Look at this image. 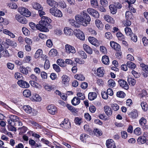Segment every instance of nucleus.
Segmentation results:
<instances>
[{"label":"nucleus","mask_w":148,"mask_h":148,"mask_svg":"<svg viewBox=\"0 0 148 148\" xmlns=\"http://www.w3.org/2000/svg\"><path fill=\"white\" fill-rule=\"evenodd\" d=\"M75 19L70 20L71 25L75 27H79L82 25L86 26L88 24H89L91 21V18L89 15L84 11L81 12L80 14H77L75 16Z\"/></svg>","instance_id":"1"},{"label":"nucleus","mask_w":148,"mask_h":148,"mask_svg":"<svg viewBox=\"0 0 148 148\" xmlns=\"http://www.w3.org/2000/svg\"><path fill=\"white\" fill-rule=\"evenodd\" d=\"M49 12L51 15L56 17H61L62 16L61 11L56 8H51L49 9Z\"/></svg>","instance_id":"2"},{"label":"nucleus","mask_w":148,"mask_h":148,"mask_svg":"<svg viewBox=\"0 0 148 148\" xmlns=\"http://www.w3.org/2000/svg\"><path fill=\"white\" fill-rule=\"evenodd\" d=\"M47 26L42 21H40L39 22V24L36 25V29L41 31L47 32L49 30L47 27Z\"/></svg>","instance_id":"3"},{"label":"nucleus","mask_w":148,"mask_h":148,"mask_svg":"<svg viewBox=\"0 0 148 148\" xmlns=\"http://www.w3.org/2000/svg\"><path fill=\"white\" fill-rule=\"evenodd\" d=\"M18 11L21 14L26 17H29L30 16L31 12L25 8L19 7L18 8Z\"/></svg>","instance_id":"4"},{"label":"nucleus","mask_w":148,"mask_h":148,"mask_svg":"<svg viewBox=\"0 0 148 148\" xmlns=\"http://www.w3.org/2000/svg\"><path fill=\"white\" fill-rule=\"evenodd\" d=\"M74 34L77 38L80 40H84L85 39V36L83 32L79 29L74 30Z\"/></svg>","instance_id":"5"},{"label":"nucleus","mask_w":148,"mask_h":148,"mask_svg":"<svg viewBox=\"0 0 148 148\" xmlns=\"http://www.w3.org/2000/svg\"><path fill=\"white\" fill-rule=\"evenodd\" d=\"M65 49L66 52L67 53H75L76 52L75 48L68 44H66L65 45Z\"/></svg>","instance_id":"6"},{"label":"nucleus","mask_w":148,"mask_h":148,"mask_svg":"<svg viewBox=\"0 0 148 148\" xmlns=\"http://www.w3.org/2000/svg\"><path fill=\"white\" fill-rule=\"evenodd\" d=\"M48 112L52 115H54L57 113V108L53 105H49L47 107Z\"/></svg>","instance_id":"7"},{"label":"nucleus","mask_w":148,"mask_h":148,"mask_svg":"<svg viewBox=\"0 0 148 148\" xmlns=\"http://www.w3.org/2000/svg\"><path fill=\"white\" fill-rule=\"evenodd\" d=\"M87 12L90 14L93 17L95 18H98L99 17V14L98 12L96 10L89 8L87 9Z\"/></svg>","instance_id":"8"},{"label":"nucleus","mask_w":148,"mask_h":148,"mask_svg":"<svg viewBox=\"0 0 148 148\" xmlns=\"http://www.w3.org/2000/svg\"><path fill=\"white\" fill-rule=\"evenodd\" d=\"M15 18L18 22L22 24H26L27 23V20L24 17L19 14L16 15Z\"/></svg>","instance_id":"9"},{"label":"nucleus","mask_w":148,"mask_h":148,"mask_svg":"<svg viewBox=\"0 0 148 148\" xmlns=\"http://www.w3.org/2000/svg\"><path fill=\"white\" fill-rule=\"evenodd\" d=\"M139 123L143 129H148V125H146V119L144 117H141L139 120Z\"/></svg>","instance_id":"10"},{"label":"nucleus","mask_w":148,"mask_h":148,"mask_svg":"<svg viewBox=\"0 0 148 148\" xmlns=\"http://www.w3.org/2000/svg\"><path fill=\"white\" fill-rule=\"evenodd\" d=\"M120 86L126 90L129 88V86L126 81L122 79H119L118 81Z\"/></svg>","instance_id":"11"},{"label":"nucleus","mask_w":148,"mask_h":148,"mask_svg":"<svg viewBox=\"0 0 148 148\" xmlns=\"http://www.w3.org/2000/svg\"><path fill=\"white\" fill-rule=\"evenodd\" d=\"M17 83L21 87L23 88H27L29 86V84L23 80H20L18 81Z\"/></svg>","instance_id":"12"},{"label":"nucleus","mask_w":148,"mask_h":148,"mask_svg":"<svg viewBox=\"0 0 148 148\" xmlns=\"http://www.w3.org/2000/svg\"><path fill=\"white\" fill-rule=\"evenodd\" d=\"M106 144L108 148H116L115 143L112 139L107 140Z\"/></svg>","instance_id":"13"},{"label":"nucleus","mask_w":148,"mask_h":148,"mask_svg":"<svg viewBox=\"0 0 148 148\" xmlns=\"http://www.w3.org/2000/svg\"><path fill=\"white\" fill-rule=\"evenodd\" d=\"M104 112L108 116H111L112 114V111L111 108L108 106H105L104 107Z\"/></svg>","instance_id":"14"},{"label":"nucleus","mask_w":148,"mask_h":148,"mask_svg":"<svg viewBox=\"0 0 148 148\" xmlns=\"http://www.w3.org/2000/svg\"><path fill=\"white\" fill-rule=\"evenodd\" d=\"M111 47L115 50L119 51L120 49V46L118 43L112 41L110 42Z\"/></svg>","instance_id":"15"},{"label":"nucleus","mask_w":148,"mask_h":148,"mask_svg":"<svg viewBox=\"0 0 148 148\" xmlns=\"http://www.w3.org/2000/svg\"><path fill=\"white\" fill-rule=\"evenodd\" d=\"M89 42L92 45L96 46H98L99 44L97 39L92 37H89L88 38Z\"/></svg>","instance_id":"16"},{"label":"nucleus","mask_w":148,"mask_h":148,"mask_svg":"<svg viewBox=\"0 0 148 148\" xmlns=\"http://www.w3.org/2000/svg\"><path fill=\"white\" fill-rule=\"evenodd\" d=\"M62 82L65 86H67L69 85V78L67 75H63L62 77Z\"/></svg>","instance_id":"17"},{"label":"nucleus","mask_w":148,"mask_h":148,"mask_svg":"<svg viewBox=\"0 0 148 148\" xmlns=\"http://www.w3.org/2000/svg\"><path fill=\"white\" fill-rule=\"evenodd\" d=\"M40 21H42L44 23L46 24L47 26H48L51 20L47 17L42 16L41 17V20Z\"/></svg>","instance_id":"18"},{"label":"nucleus","mask_w":148,"mask_h":148,"mask_svg":"<svg viewBox=\"0 0 148 148\" xmlns=\"http://www.w3.org/2000/svg\"><path fill=\"white\" fill-rule=\"evenodd\" d=\"M0 53L2 56L5 57H8L9 56V54L7 50L5 48H1L0 50Z\"/></svg>","instance_id":"19"},{"label":"nucleus","mask_w":148,"mask_h":148,"mask_svg":"<svg viewBox=\"0 0 148 148\" xmlns=\"http://www.w3.org/2000/svg\"><path fill=\"white\" fill-rule=\"evenodd\" d=\"M83 48L84 50L89 54H92V49L90 47L86 44H84L83 45Z\"/></svg>","instance_id":"20"},{"label":"nucleus","mask_w":148,"mask_h":148,"mask_svg":"<svg viewBox=\"0 0 148 148\" xmlns=\"http://www.w3.org/2000/svg\"><path fill=\"white\" fill-rule=\"evenodd\" d=\"M60 125L62 128L65 129H68L71 127L70 123L68 121L66 122L65 121L60 124Z\"/></svg>","instance_id":"21"},{"label":"nucleus","mask_w":148,"mask_h":148,"mask_svg":"<svg viewBox=\"0 0 148 148\" xmlns=\"http://www.w3.org/2000/svg\"><path fill=\"white\" fill-rule=\"evenodd\" d=\"M71 103L74 106L78 105L80 102V99L78 97H75L72 100Z\"/></svg>","instance_id":"22"},{"label":"nucleus","mask_w":148,"mask_h":148,"mask_svg":"<svg viewBox=\"0 0 148 148\" xmlns=\"http://www.w3.org/2000/svg\"><path fill=\"white\" fill-rule=\"evenodd\" d=\"M129 117L132 119H135L138 116V113L137 111L136 110L132 111L129 113L128 114Z\"/></svg>","instance_id":"23"},{"label":"nucleus","mask_w":148,"mask_h":148,"mask_svg":"<svg viewBox=\"0 0 148 148\" xmlns=\"http://www.w3.org/2000/svg\"><path fill=\"white\" fill-rule=\"evenodd\" d=\"M104 19L107 22L110 23H114V21L112 17L110 16L106 15L104 16Z\"/></svg>","instance_id":"24"},{"label":"nucleus","mask_w":148,"mask_h":148,"mask_svg":"<svg viewBox=\"0 0 148 148\" xmlns=\"http://www.w3.org/2000/svg\"><path fill=\"white\" fill-rule=\"evenodd\" d=\"M147 139L144 137L142 136L139 137L137 139V142L139 144H144L146 142Z\"/></svg>","instance_id":"25"},{"label":"nucleus","mask_w":148,"mask_h":148,"mask_svg":"<svg viewBox=\"0 0 148 148\" xmlns=\"http://www.w3.org/2000/svg\"><path fill=\"white\" fill-rule=\"evenodd\" d=\"M33 8L35 9L39 10L43 9V8L40 4L36 2L33 3L32 4Z\"/></svg>","instance_id":"26"},{"label":"nucleus","mask_w":148,"mask_h":148,"mask_svg":"<svg viewBox=\"0 0 148 148\" xmlns=\"http://www.w3.org/2000/svg\"><path fill=\"white\" fill-rule=\"evenodd\" d=\"M19 69L20 71L24 74L27 75L28 73V71L27 68L23 66H20Z\"/></svg>","instance_id":"27"},{"label":"nucleus","mask_w":148,"mask_h":148,"mask_svg":"<svg viewBox=\"0 0 148 148\" xmlns=\"http://www.w3.org/2000/svg\"><path fill=\"white\" fill-rule=\"evenodd\" d=\"M109 8L111 13L112 14H114L116 12L117 8L116 5H110L109 6Z\"/></svg>","instance_id":"28"},{"label":"nucleus","mask_w":148,"mask_h":148,"mask_svg":"<svg viewBox=\"0 0 148 148\" xmlns=\"http://www.w3.org/2000/svg\"><path fill=\"white\" fill-rule=\"evenodd\" d=\"M97 97V94L95 92H90L88 95V99L90 100H93Z\"/></svg>","instance_id":"29"},{"label":"nucleus","mask_w":148,"mask_h":148,"mask_svg":"<svg viewBox=\"0 0 148 148\" xmlns=\"http://www.w3.org/2000/svg\"><path fill=\"white\" fill-rule=\"evenodd\" d=\"M57 63L61 67H64L66 65L64 61L62 59H58L57 61Z\"/></svg>","instance_id":"30"},{"label":"nucleus","mask_w":148,"mask_h":148,"mask_svg":"<svg viewBox=\"0 0 148 148\" xmlns=\"http://www.w3.org/2000/svg\"><path fill=\"white\" fill-rule=\"evenodd\" d=\"M102 61L104 64L108 65L110 62L108 57L106 56H103L102 59Z\"/></svg>","instance_id":"31"},{"label":"nucleus","mask_w":148,"mask_h":148,"mask_svg":"<svg viewBox=\"0 0 148 148\" xmlns=\"http://www.w3.org/2000/svg\"><path fill=\"white\" fill-rule=\"evenodd\" d=\"M58 52L57 50L54 49H52L49 51V55L51 57H54L57 55Z\"/></svg>","instance_id":"32"},{"label":"nucleus","mask_w":148,"mask_h":148,"mask_svg":"<svg viewBox=\"0 0 148 148\" xmlns=\"http://www.w3.org/2000/svg\"><path fill=\"white\" fill-rule=\"evenodd\" d=\"M23 109L25 111V112L28 113H31L32 112V108L28 105H25L23 107Z\"/></svg>","instance_id":"33"},{"label":"nucleus","mask_w":148,"mask_h":148,"mask_svg":"<svg viewBox=\"0 0 148 148\" xmlns=\"http://www.w3.org/2000/svg\"><path fill=\"white\" fill-rule=\"evenodd\" d=\"M74 77L75 79L81 81L84 80L85 79L84 76L82 74H76L75 75Z\"/></svg>","instance_id":"34"},{"label":"nucleus","mask_w":148,"mask_h":148,"mask_svg":"<svg viewBox=\"0 0 148 148\" xmlns=\"http://www.w3.org/2000/svg\"><path fill=\"white\" fill-rule=\"evenodd\" d=\"M43 86L45 89L48 91H50L54 88V86L48 85L46 84H44Z\"/></svg>","instance_id":"35"},{"label":"nucleus","mask_w":148,"mask_h":148,"mask_svg":"<svg viewBox=\"0 0 148 148\" xmlns=\"http://www.w3.org/2000/svg\"><path fill=\"white\" fill-rule=\"evenodd\" d=\"M42 54V51L41 49H38L36 52L34 57L35 58L37 59L41 56Z\"/></svg>","instance_id":"36"},{"label":"nucleus","mask_w":148,"mask_h":148,"mask_svg":"<svg viewBox=\"0 0 148 148\" xmlns=\"http://www.w3.org/2000/svg\"><path fill=\"white\" fill-rule=\"evenodd\" d=\"M95 23L96 26L99 29H101L103 27L101 21L99 19L95 20Z\"/></svg>","instance_id":"37"},{"label":"nucleus","mask_w":148,"mask_h":148,"mask_svg":"<svg viewBox=\"0 0 148 148\" xmlns=\"http://www.w3.org/2000/svg\"><path fill=\"white\" fill-rule=\"evenodd\" d=\"M104 74V71L101 68H98L97 70V74L98 76L102 77Z\"/></svg>","instance_id":"38"},{"label":"nucleus","mask_w":148,"mask_h":148,"mask_svg":"<svg viewBox=\"0 0 148 148\" xmlns=\"http://www.w3.org/2000/svg\"><path fill=\"white\" fill-rule=\"evenodd\" d=\"M64 33L66 35H70L72 33V29L69 27H65L64 29Z\"/></svg>","instance_id":"39"},{"label":"nucleus","mask_w":148,"mask_h":148,"mask_svg":"<svg viewBox=\"0 0 148 148\" xmlns=\"http://www.w3.org/2000/svg\"><path fill=\"white\" fill-rule=\"evenodd\" d=\"M133 15L132 12L129 11H127L125 13V18L126 19L130 20L132 19Z\"/></svg>","instance_id":"40"},{"label":"nucleus","mask_w":148,"mask_h":148,"mask_svg":"<svg viewBox=\"0 0 148 148\" xmlns=\"http://www.w3.org/2000/svg\"><path fill=\"white\" fill-rule=\"evenodd\" d=\"M127 81L130 85L134 86L136 84V80L134 79L128 77Z\"/></svg>","instance_id":"41"},{"label":"nucleus","mask_w":148,"mask_h":148,"mask_svg":"<svg viewBox=\"0 0 148 148\" xmlns=\"http://www.w3.org/2000/svg\"><path fill=\"white\" fill-rule=\"evenodd\" d=\"M125 31L126 35L127 36H131L133 33L132 32L131 28L128 27H126L125 28Z\"/></svg>","instance_id":"42"},{"label":"nucleus","mask_w":148,"mask_h":148,"mask_svg":"<svg viewBox=\"0 0 148 148\" xmlns=\"http://www.w3.org/2000/svg\"><path fill=\"white\" fill-rule=\"evenodd\" d=\"M46 3L48 5L51 6L55 7L56 2L54 0H47Z\"/></svg>","instance_id":"43"},{"label":"nucleus","mask_w":148,"mask_h":148,"mask_svg":"<svg viewBox=\"0 0 148 148\" xmlns=\"http://www.w3.org/2000/svg\"><path fill=\"white\" fill-rule=\"evenodd\" d=\"M23 94L25 97H29L31 95V92L29 90L26 89L23 91Z\"/></svg>","instance_id":"44"},{"label":"nucleus","mask_w":148,"mask_h":148,"mask_svg":"<svg viewBox=\"0 0 148 148\" xmlns=\"http://www.w3.org/2000/svg\"><path fill=\"white\" fill-rule=\"evenodd\" d=\"M127 65L129 67L132 69H134L136 67V65L130 61H127Z\"/></svg>","instance_id":"45"},{"label":"nucleus","mask_w":148,"mask_h":148,"mask_svg":"<svg viewBox=\"0 0 148 148\" xmlns=\"http://www.w3.org/2000/svg\"><path fill=\"white\" fill-rule=\"evenodd\" d=\"M11 121L13 122L18 121L19 120L18 117L15 115H11L10 117Z\"/></svg>","instance_id":"46"},{"label":"nucleus","mask_w":148,"mask_h":148,"mask_svg":"<svg viewBox=\"0 0 148 148\" xmlns=\"http://www.w3.org/2000/svg\"><path fill=\"white\" fill-rule=\"evenodd\" d=\"M116 96L118 97L123 98L125 96V94L123 91H119L117 92Z\"/></svg>","instance_id":"47"},{"label":"nucleus","mask_w":148,"mask_h":148,"mask_svg":"<svg viewBox=\"0 0 148 148\" xmlns=\"http://www.w3.org/2000/svg\"><path fill=\"white\" fill-rule=\"evenodd\" d=\"M108 86L110 87L113 88L115 86L114 81L112 79H109L108 81Z\"/></svg>","instance_id":"48"},{"label":"nucleus","mask_w":148,"mask_h":148,"mask_svg":"<svg viewBox=\"0 0 148 148\" xmlns=\"http://www.w3.org/2000/svg\"><path fill=\"white\" fill-rule=\"evenodd\" d=\"M141 106L142 108L145 111H147L148 109V105L147 103L145 102H143L141 103Z\"/></svg>","instance_id":"49"},{"label":"nucleus","mask_w":148,"mask_h":148,"mask_svg":"<svg viewBox=\"0 0 148 148\" xmlns=\"http://www.w3.org/2000/svg\"><path fill=\"white\" fill-rule=\"evenodd\" d=\"M78 53L82 58L84 59L86 58L87 57V55L84 51H79Z\"/></svg>","instance_id":"50"},{"label":"nucleus","mask_w":148,"mask_h":148,"mask_svg":"<svg viewBox=\"0 0 148 148\" xmlns=\"http://www.w3.org/2000/svg\"><path fill=\"white\" fill-rule=\"evenodd\" d=\"M91 4L94 8H96L98 6V3L97 0H90Z\"/></svg>","instance_id":"51"},{"label":"nucleus","mask_w":148,"mask_h":148,"mask_svg":"<svg viewBox=\"0 0 148 148\" xmlns=\"http://www.w3.org/2000/svg\"><path fill=\"white\" fill-rule=\"evenodd\" d=\"M134 133L136 135L139 136L141 134V129L139 127H137L134 130Z\"/></svg>","instance_id":"52"},{"label":"nucleus","mask_w":148,"mask_h":148,"mask_svg":"<svg viewBox=\"0 0 148 148\" xmlns=\"http://www.w3.org/2000/svg\"><path fill=\"white\" fill-rule=\"evenodd\" d=\"M66 107L69 110L72 112H77V109L75 108H74L69 104H67L66 105Z\"/></svg>","instance_id":"53"},{"label":"nucleus","mask_w":148,"mask_h":148,"mask_svg":"<svg viewBox=\"0 0 148 148\" xmlns=\"http://www.w3.org/2000/svg\"><path fill=\"white\" fill-rule=\"evenodd\" d=\"M93 132L97 136H100L102 134L101 132L98 129H94Z\"/></svg>","instance_id":"54"},{"label":"nucleus","mask_w":148,"mask_h":148,"mask_svg":"<svg viewBox=\"0 0 148 148\" xmlns=\"http://www.w3.org/2000/svg\"><path fill=\"white\" fill-rule=\"evenodd\" d=\"M77 95L80 100H83L85 99V96L84 94L81 92H77Z\"/></svg>","instance_id":"55"},{"label":"nucleus","mask_w":148,"mask_h":148,"mask_svg":"<svg viewBox=\"0 0 148 148\" xmlns=\"http://www.w3.org/2000/svg\"><path fill=\"white\" fill-rule=\"evenodd\" d=\"M74 121L77 125H79L82 122V121L81 118L78 117H76L74 119Z\"/></svg>","instance_id":"56"},{"label":"nucleus","mask_w":148,"mask_h":148,"mask_svg":"<svg viewBox=\"0 0 148 148\" xmlns=\"http://www.w3.org/2000/svg\"><path fill=\"white\" fill-rule=\"evenodd\" d=\"M130 35L129 36L130 37L131 39L134 42H136L137 40V36L134 33Z\"/></svg>","instance_id":"57"},{"label":"nucleus","mask_w":148,"mask_h":148,"mask_svg":"<svg viewBox=\"0 0 148 148\" xmlns=\"http://www.w3.org/2000/svg\"><path fill=\"white\" fill-rule=\"evenodd\" d=\"M34 99L36 101H40L41 100V98L38 94L35 95L33 97Z\"/></svg>","instance_id":"58"},{"label":"nucleus","mask_w":148,"mask_h":148,"mask_svg":"<svg viewBox=\"0 0 148 148\" xmlns=\"http://www.w3.org/2000/svg\"><path fill=\"white\" fill-rule=\"evenodd\" d=\"M50 66V62L49 60H46L45 61L44 64V68L45 69H49Z\"/></svg>","instance_id":"59"},{"label":"nucleus","mask_w":148,"mask_h":148,"mask_svg":"<svg viewBox=\"0 0 148 148\" xmlns=\"http://www.w3.org/2000/svg\"><path fill=\"white\" fill-rule=\"evenodd\" d=\"M22 31L23 34L27 36L29 34V31L25 27L22 28Z\"/></svg>","instance_id":"60"},{"label":"nucleus","mask_w":148,"mask_h":148,"mask_svg":"<svg viewBox=\"0 0 148 148\" xmlns=\"http://www.w3.org/2000/svg\"><path fill=\"white\" fill-rule=\"evenodd\" d=\"M111 107L112 109L114 111H117L119 109V106L116 103L112 104Z\"/></svg>","instance_id":"61"},{"label":"nucleus","mask_w":148,"mask_h":148,"mask_svg":"<svg viewBox=\"0 0 148 148\" xmlns=\"http://www.w3.org/2000/svg\"><path fill=\"white\" fill-rule=\"evenodd\" d=\"M53 69L56 71L57 72H59L60 71V68L58 65L56 64H53Z\"/></svg>","instance_id":"62"},{"label":"nucleus","mask_w":148,"mask_h":148,"mask_svg":"<svg viewBox=\"0 0 148 148\" xmlns=\"http://www.w3.org/2000/svg\"><path fill=\"white\" fill-rule=\"evenodd\" d=\"M142 41L145 46H148V40L145 37H143L142 38Z\"/></svg>","instance_id":"63"},{"label":"nucleus","mask_w":148,"mask_h":148,"mask_svg":"<svg viewBox=\"0 0 148 148\" xmlns=\"http://www.w3.org/2000/svg\"><path fill=\"white\" fill-rule=\"evenodd\" d=\"M100 3L103 6L106 7L108 6V3L106 0H100Z\"/></svg>","instance_id":"64"}]
</instances>
